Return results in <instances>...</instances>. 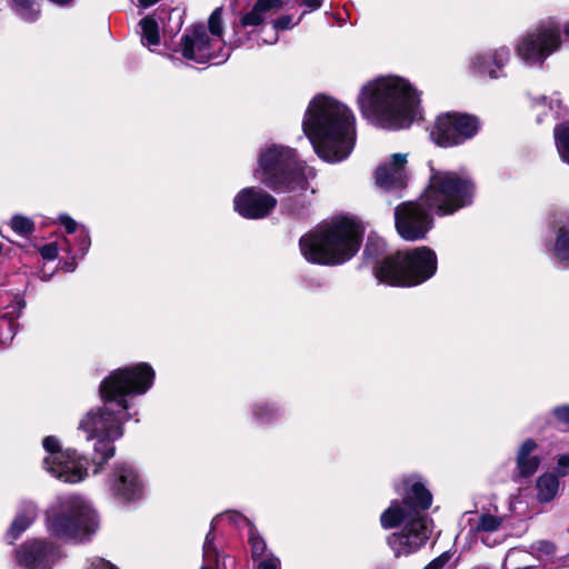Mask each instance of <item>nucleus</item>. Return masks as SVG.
<instances>
[{"label": "nucleus", "instance_id": "f257e3e1", "mask_svg": "<svg viewBox=\"0 0 569 569\" xmlns=\"http://www.w3.org/2000/svg\"><path fill=\"white\" fill-rule=\"evenodd\" d=\"M154 379L153 369L146 362L112 371L100 385L101 407L87 411L78 423L87 440H97L96 455L106 462L114 455L113 441L123 435V423L130 419L128 396L146 393Z\"/></svg>", "mask_w": 569, "mask_h": 569}, {"label": "nucleus", "instance_id": "f03ea898", "mask_svg": "<svg viewBox=\"0 0 569 569\" xmlns=\"http://www.w3.org/2000/svg\"><path fill=\"white\" fill-rule=\"evenodd\" d=\"M302 129L316 153L327 162L349 157L356 143V117L337 99L318 94L309 103Z\"/></svg>", "mask_w": 569, "mask_h": 569}, {"label": "nucleus", "instance_id": "7ed1b4c3", "mask_svg": "<svg viewBox=\"0 0 569 569\" xmlns=\"http://www.w3.org/2000/svg\"><path fill=\"white\" fill-rule=\"evenodd\" d=\"M362 116L383 129H402L421 117L420 94L405 78L379 77L366 82L359 92Z\"/></svg>", "mask_w": 569, "mask_h": 569}, {"label": "nucleus", "instance_id": "20e7f679", "mask_svg": "<svg viewBox=\"0 0 569 569\" xmlns=\"http://www.w3.org/2000/svg\"><path fill=\"white\" fill-rule=\"evenodd\" d=\"M432 502L431 493L418 480L410 478L405 481L401 500H392L381 513L380 523L383 529L402 526L401 530L388 538V545L396 557H406L418 551L431 535V520L422 512Z\"/></svg>", "mask_w": 569, "mask_h": 569}, {"label": "nucleus", "instance_id": "39448f33", "mask_svg": "<svg viewBox=\"0 0 569 569\" xmlns=\"http://www.w3.org/2000/svg\"><path fill=\"white\" fill-rule=\"evenodd\" d=\"M254 176L277 192L289 193L284 207L290 213H298L310 203L316 189L311 186L315 170L301 161L289 147L271 144L260 151Z\"/></svg>", "mask_w": 569, "mask_h": 569}, {"label": "nucleus", "instance_id": "423d86ee", "mask_svg": "<svg viewBox=\"0 0 569 569\" xmlns=\"http://www.w3.org/2000/svg\"><path fill=\"white\" fill-rule=\"evenodd\" d=\"M362 234L363 228L356 218L336 217L301 237L300 251L309 262L340 264L357 253Z\"/></svg>", "mask_w": 569, "mask_h": 569}, {"label": "nucleus", "instance_id": "0eeeda50", "mask_svg": "<svg viewBox=\"0 0 569 569\" xmlns=\"http://www.w3.org/2000/svg\"><path fill=\"white\" fill-rule=\"evenodd\" d=\"M47 531L61 540L83 541L99 527L98 515L84 497L67 493L58 496L44 511Z\"/></svg>", "mask_w": 569, "mask_h": 569}, {"label": "nucleus", "instance_id": "6e6552de", "mask_svg": "<svg viewBox=\"0 0 569 569\" xmlns=\"http://www.w3.org/2000/svg\"><path fill=\"white\" fill-rule=\"evenodd\" d=\"M437 254L429 247L398 251L376 267L380 282L395 287H413L423 283L437 272Z\"/></svg>", "mask_w": 569, "mask_h": 569}, {"label": "nucleus", "instance_id": "1a4fd4ad", "mask_svg": "<svg viewBox=\"0 0 569 569\" xmlns=\"http://www.w3.org/2000/svg\"><path fill=\"white\" fill-rule=\"evenodd\" d=\"M475 187L465 174L431 168L420 200L440 216L452 214L472 202Z\"/></svg>", "mask_w": 569, "mask_h": 569}, {"label": "nucleus", "instance_id": "9d476101", "mask_svg": "<svg viewBox=\"0 0 569 569\" xmlns=\"http://www.w3.org/2000/svg\"><path fill=\"white\" fill-rule=\"evenodd\" d=\"M222 9L217 8L208 19V29L203 24L187 29L177 51L187 60L197 63L213 61L219 64L230 56V49L223 41Z\"/></svg>", "mask_w": 569, "mask_h": 569}, {"label": "nucleus", "instance_id": "9b49d317", "mask_svg": "<svg viewBox=\"0 0 569 569\" xmlns=\"http://www.w3.org/2000/svg\"><path fill=\"white\" fill-rule=\"evenodd\" d=\"M561 32L569 41V20L561 27L553 18L540 21L517 39L515 43L517 57L527 66H542L551 54L560 50Z\"/></svg>", "mask_w": 569, "mask_h": 569}, {"label": "nucleus", "instance_id": "f8f14e48", "mask_svg": "<svg viewBox=\"0 0 569 569\" xmlns=\"http://www.w3.org/2000/svg\"><path fill=\"white\" fill-rule=\"evenodd\" d=\"M42 446L47 452L43 467L52 477L67 483H77L87 477V459L72 449H62L58 438L48 436Z\"/></svg>", "mask_w": 569, "mask_h": 569}, {"label": "nucleus", "instance_id": "ddd939ff", "mask_svg": "<svg viewBox=\"0 0 569 569\" xmlns=\"http://www.w3.org/2000/svg\"><path fill=\"white\" fill-rule=\"evenodd\" d=\"M479 123L469 114L448 112L437 118L431 130V139L440 147H452L476 134Z\"/></svg>", "mask_w": 569, "mask_h": 569}, {"label": "nucleus", "instance_id": "4468645a", "mask_svg": "<svg viewBox=\"0 0 569 569\" xmlns=\"http://www.w3.org/2000/svg\"><path fill=\"white\" fill-rule=\"evenodd\" d=\"M107 486L117 501L123 505L136 503L146 495V482L129 463H118L108 477Z\"/></svg>", "mask_w": 569, "mask_h": 569}, {"label": "nucleus", "instance_id": "2eb2a0df", "mask_svg": "<svg viewBox=\"0 0 569 569\" xmlns=\"http://www.w3.org/2000/svg\"><path fill=\"white\" fill-rule=\"evenodd\" d=\"M423 202H403L395 210L396 229L407 241L423 239L432 228L433 219L423 209Z\"/></svg>", "mask_w": 569, "mask_h": 569}, {"label": "nucleus", "instance_id": "dca6fc26", "mask_svg": "<svg viewBox=\"0 0 569 569\" xmlns=\"http://www.w3.org/2000/svg\"><path fill=\"white\" fill-rule=\"evenodd\" d=\"M58 558V548L42 539L26 541L16 551L17 563L24 569H48Z\"/></svg>", "mask_w": 569, "mask_h": 569}, {"label": "nucleus", "instance_id": "f3484780", "mask_svg": "<svg viewBox=\"0 0 569 569\" xmlns=\"http://www.w3.org/2000/svg\"><path fill=\"white\" fill-rule=\"evenodd\" d=\"M276 204L274 197L252 187L242 189L233 200L234 210L247 219L264 218Z\"/></svg>", "mask_w": 569, "mask_h": 569}, {"label": "nucleus", "instance_id": "a211bd4d", "mask_svg": "<svg viewBox=\"0 0 569 569\" xmlns=\"http://www.w3.org/2000/svg\"><path fill=\"white\" fill-rule=\"evenodd\" d=\"M283 0H257L249 12L240 19L239 26L233 27L234 40L230 43L231 48L243 44L244 40L239 37V28L259 27V38L268 33L266 21L283 8Z\"/></svg>", "mask_w": 569, "mask_h": 569}, {"label": "nucleus", "instance_id": "6ab92c4d", "mask_svg": "<svg viewBox=\"0 0 569 569\" xmlns=\"http://www.w3.org/2000/svg\"><path fill=\"white\" fill-rule=\"evenodd\" d=\"M510 60V49L507 46L498 47L487 52H479L470 58V68L479 73L487 74L491 79L503 76L502 69Z\"/></svg>", "mask_w": 569, "mask_h": 569}, {"label": "nucleus", "instance_id": "aec40b11", "mask_svg": "<svg viewBox=\"0 0 569 569\" xmlns=\"http://www.w3.org/2000/svg\"><path fill=\"white\" fill-rule=\"evenodd\" d=\"M407 163L406 153H395L390 162L380 166L376 171V182L385 190H396L405 187Z\"/></svg>", "mask_w": 569, "mask_h": 569}, {"label": "nucleus", "instance_id": "412c9836", "mask_svg": "<svg viewBox=\"0 0 569 569\" xmlns=\"http://www.w3.org/2000/svg\"><path fill=\"white\" fill-rule=\"evenodd\" d=\"M38 513L39 509L36 502L22 501L7 532L8 542L12 543L17 540L34 522Z\"/></svg>", "mask_w": 569, "mask_h": 569}, {"label": "nucleus", "instance_id": "4be33fe9", "mask_svg": "<svg viewBox=\"0 0 569 569\" xmlns=\"http://www.w3.org/2000/svg\"><path fill=\"white\" fill-rule=\"evenodd\" d=\"M531 108L537 117V122L549 121L566 114V108L558 93L550 97L538 96L532 99Z\"/></svg>", "mask_w": 569, "mask_h": 569}, {"label": "nucleus", "instance_id": "5701e85b", "mask_svg": "<svg viewBox=\"0 0 569 569\" xmlns=\"http://www.w3.org/2000/svg\"><path fill=\"white\" fill-rule=\"evenodd\" d=\"M64 243V250L68 253H71L73 250V247L76 248V253L72 256L71 261H66L63 266L61 267L64 271L71 272L76 268V259L77 258H83L87 252L89 251V248L91 246V238L89 234V230L86 227H80L78 230V233H76L74 244L71 243L70 239L63 238Z\"/></svg>", "mask_w": 569, "mask_h": 569}, {"label": "nucleus", "instance_id": "b1692460", "mask_svg": "<svg viewBox=\"0 0 569 569\" xmlns=\"http://www.w3.org/2000/svg\"><path fill=\"white\" fill-rule=\"evenodd\" d=\"M548 251L556 264L569 268V228L559 226L555 240L549 244Z\"/></svg>", "mask_w": 569, "mask_h": 569}, {"label": "nucleus", "instance_id": "393cba45", "mask_svg": "<svg viewBox=\"0 0 569 569\" xmlns=\"http://www.w3.org/2000/svg\"><path fill=\"white\" fill-rule=\"evenodd\" d=\"M536 448L537 443L532 439H527L521 443L517 455V468L520 476L530 477L537 471L540 458L532 455Z\"/></svg>", "mask_w": 569, "mask_h": 569}, {"label": "nucleus", "instance_id": "a878e982", "mask_svg": "<svg viewBox=\"0 0 569 569\" xmlns=\"http://www.w3.org/2000/svg\"><path fill=\"white\" fill-rule=\"evenodd\" d=\"M298 24V21H293V17L290 14H282L277 19L272 20V24L268 30V33L260 37L259 43L262 44H274L278 41V32L292 29Z\"/></svg>", "mask_w": 569, "mask_h": 569}, {"label": "nucleus", "instance_id": "bb28decb", "mask_svg": "<svg viewBox=\"0 0 569 569\" xmlns=\"http://www.w3.org/2000/svg\"><path fill=\"white\" fill-rule=\"evenodd\" d=\"M538 499L541 502L551 501L559 491V480L553 473H545L537 481Z\"/></svg>", "mask_w": 569, "mask_h": 569}, {"label": "nucleus", "instance_id": "cd10ccee", "mask_svg": "<svg viewBox=\"0 0 569 569\" xmlns=\"http://www.w3.org/2000/svg\"><path fill=\"white\" fill-rule=\"evenodd\" d=\"M9 4L24 21L33 22L40 16L39 3L36 0H9Z\"/></svg>", "mask_w": 569, "mask_h": 569}, {"label": "nucleus", "instance_id": "c85d7f7f", "mask_svg": "<svg viewBox=\"0 0 569 569\" xmlns=\"http://www.w3.org/2000/svg\"><path fill=\"white\" fill-rule=\"evenodd\" d=\"M141 42L143 46L151 48L160 43L158 22L153 17H146L140 21Z\"/></svg>", "mask_w": 569, "mask_h": 569}, {"label": "nucleus", "instance_id": "c756f323", "mask_svg": "<svg viewBox=\"0 0 569 569\" xmlns=\"http://www.w3.org/2000/svg\"><path fill=\"white\" fill-rule=\"evenodd\" d=\"M254 419L260 423H270L282 416V410L276 403L260 402L252 409Z\"/></svg>", "mask_w": 569, "mask_h": 569}, {"label": "nucleus", "instance_id": "7c9ffc66", "mask_svg": "<svg viewBox=\"0 0 569 569\" xmlns=\"http://www.w3.org/2000/svg\"><path fill=\"white\" fill-rule=\"evenodd\" d=\"M553 133L558 153L569 164V122L557 126Z\"/></svg>", "mask_w": 569, "mask_h": 569}, {"label": "nucleus", "instance_id": "2f4dec72", "mask_svg": "<svg viewBox=\"0 0 569 569\" xmlns=\"http://www.w3.org/2000/svg\"><path fill=\"white\" fill-rule=\"evenodd\" d=\"M503 523V518L483 512L479 516L478 521L475 526L477 532L491 533L498 531Z\"/></svg>", "mask_w": 569, "mask_h": 569}, {"label": "nucleus", "instance_id": "473e14b6", "mask_svg": "<svg viewBox=\"0 0 569 569\" xmlns=\"http://www.w3.org/2000/svg\"><path fill=\"white\" fill-rule=\"evenodd\" d=\"M219 517H216L211 521V530L206 536L204 542H203V565H209L210 567H213V565L218 560V555L213 545L214 541V535L213 529L216 527V522L218 521Z\"/></svg>", "mask_w": 569, "mask_h": 569}, {"label": "nucleus", "instance_id": "72a5a7b5", "mask_svg": "<svg viewBox=\"0 0 569 569\" xmlns=\"http://www.w3.org/2000/svg\"><path fill=\"white\" fill-rule=\"evenodd\" d=\"M23 302L19 299H16L10 306L6 308V312L3 315V318L7 319V325L9 328L10 333L6 337H0L1 342L11 341L14 336V329H13V320L19 317L22 308Z\"/></svg>", "mask_w": 569, "mask_h": 569}, {"label": "nucleus", "instance_id": "f704fd0d", "mask_svg": "<svg viewBox=\"0 0 569 569\" xmlns=\"http://www.w3.org/2000/svg\"><path fill=\"white\" fill-rule=\"evenodd\" d=\"M11 229L19 236L27 237L34 231V222L21 214H14L10 220Z\"/></svg>", "mask_w": 569, "mask_h": 569}, {"label": "nucleus", "instance_id": "c9c22d12", "mask_svg": "<svg viewBox=\"0 0 569 569\" xmlns=\"http://www.w3.org/2000/svg\"><path fill=\"white\" fill-rule=\"evenodd\" d=\"M249 543L251 547V556L254 561L266 557L269 552L267 551V545L264 540L259 537L253 530L250 531Z\"/></svg>", "mask_w": 569, "mask_h": 569}, {"label": "nucleus", "instance_id": "e433bc0d", "mask_svg": "<svg viewBox=\"0 0 569 569\" xmlns=\"http://www.w3.org/2000/svg\"><path fill=\"white\" fill-rule=\"evenodd\" d=\"M254 563L257 565L256 569H280V560L272 552L254 561Z\"/></svg>", "mask_w": 569, "mask_h": 569}, {"label": "nucleus", "instance_id": "4c0bfd02", "mask_svg": "<svg viewBox=\"0 0 569 569\" xmlns=\"http://www.w3.org/2000/svg\"><path fill=\"white\" fill-rule=\"evenodd\" d=\"M57 222L64 227L68 234L78 233V230L80 229L78 222L67 213L59 214Z\"/></svg>", "mask_w": 569, "mask_h": 569}, {"label": "nucleus", "instance_id": "58836bf2", "mask_svg": "<svg viewBox=\"0 0 569 569\" xmlns=\"http://www.w3.org/2000/svg\"><path fill=\"white\" fill-rule=\"evenodd\" d=\"M38 250L43 260L51 261L58 257L59 246L57 242H50L39 247Z\"/></svg>", "mask_w": 569, "mask_h": 569}, {"label": "nucleus", "instance_id": "ea45409f", "mask_svg": "<svg viewBox=\"0 0 569 569\" xmlns=\"http://www.w3.org/2000/svg\"><path fill=\"white\" fill-rule=\"evenodd\" d=\"M169 20H173L174 24L172 27H163L164 32H169L171 34L177 33L181 28V16L177 9H173L169 13Z\"/></svg>", "mask_w": 569, "mask_h": 569}, {"label": "nucleus", "instance_id": "a19ab883", "mask_svg": "<svg viewBox=\"0 0 569 569\" xmlns=\"http://www.w3.org/2000/svg\"><path fill=\"white\" fill-rule=\"evenodd\" d=\"M556 420L569 427V406H559L552 410Z\"/></svg>", "mask_w": 569, "mask_h": 569}, {"label": "nucleus", "instance_id": "79ce46f5", "mask_svg": "<svg viewBox=\"0 0 569 569\" xmlns=\"http://www.w3.org/2000/svg\"><path fill=\"white\" fill-rule=\"evenodd\" d=\"M87 569H118L114 565L102 558H92L88 560Z\"/></svg>", "mask_w": 569, "mask_h": 569}, {"label": "nucleus", "instance_id": "37998d69", "mask_svg": "<svg viewBox=\"0 0 569 569\" xmlns=\"http://www.w3.org/2000/svg\"><path fill=\"white\" fill-rule=\"evenodd\" d=\"M450 558L451 556L448 552H443L428 563L423 569H442L449 562Z\"/></svg>", "mask_w": 569, "mask_h": 569}, {"label": "nucleus", "instance_id": "c03bdc74", "mask_svg": "<svg viewBox=\"0 0 569 569\" xmlns=\"http://www.w3.org/2000/svg\"><path fill=\"white\" fill-rule=\"evenodd\" d=\"M532 549L547 556L552 555L555 552L553 543L545 540L533 543Z\"/></svg>", "mask_w": 569, "mask_h": 569}, {"label": "nucleus", "instance_id": "a18cd8bd", "mask_svg": "<svg viewBox=\"0 0 569 569\" xmlns=\"http://www.w3.org/2000/svg\"><path fill=\"white\" fill-rule=\"evenodd\" d=\"M557 468L560 476L567 475L566 469L569 468V453L559 457Z\"/></svg>", "mask_w": 569, "mask_h": 569}, {"label": "nucleus", "instance_id": "49530a36", "mask_svg": "<svg viewBox=\"0 0 569 569\" xmlns=\"http://www.w3.org/2000/svg\"><path fill=\"white\" fill-rule=\"evenodd\" d=\"M323 0H302V4L309 10H316L321 7Z\"/></svg>", "mask_w": 569, "mask_h": 569}, {"label": "nucleus", "instance_id": "de8ad7c7", "mask_svg": "<svg viewBox=\"0 0 569 569\" xmlns=\"http://www.w3.org/2000/svg\"><path fill=\"white\" fill-rule=\"evenodd\" d=\"M159 0H139V4L142 7V8H149L151 6H153L154 3H157Z\"/></svg>", "mask_w": 569, "mask_h": 569}, {"label": "nucleus", "instance_id": "09e8293b", "mask_svg": "<svg viewBox=\"0 0 569 569\" xmlns=\"http://www.w3.org/2000/svg\"><path fill=\"white\" fill-rule=\"evenodd\" d=\"M200 569H213V567H210L209 565H202Z\"/></svg>", "mask_w": 569, "mask_h": 569}, {"label": "nucleus", "instance_id": "8fccbe9b", "mask_svg": "<svg viewBox=\"0 0 569 569\" xmlns=\"http://www.w3.org/2000/svg\"><path fill=\"white\" fill-rule=\"evenodd\" d=\"M487 63H488V66H489L490 68H495V69H497V68L492 64V61L488 60V62H487Z\"/></svg>", "mask_w": 569, "mask_h": 569}, {"label": "nucleus", "instance_id": "3c124183", "mask_svg": "<svg viewBox=\"0 0 569 569\" xmlns=\"http://www.w3.org/2000/svg\"><path fill=\"white\" fill-rule=\"evenodd\" d=\"M473 569H489V568H487V567H476Z\"/></svg>", "mask_w": 569, "mask_h": 569}, {"label": "nucleus", "instance_id": "603ef678", "mask_svg": "<svg viewBox=\"0 0 569 569\" xmlns=\"http://www.w3.org/2000/svg\"><path fill=\"white\" fill-rule=\"evenodd\" d=\"M41 278H42V280H47V279H49V278H48V277H46L44 274H43Z\"/></svg>", "mask_w": 569, "mask_h": 569}]
</instances>
